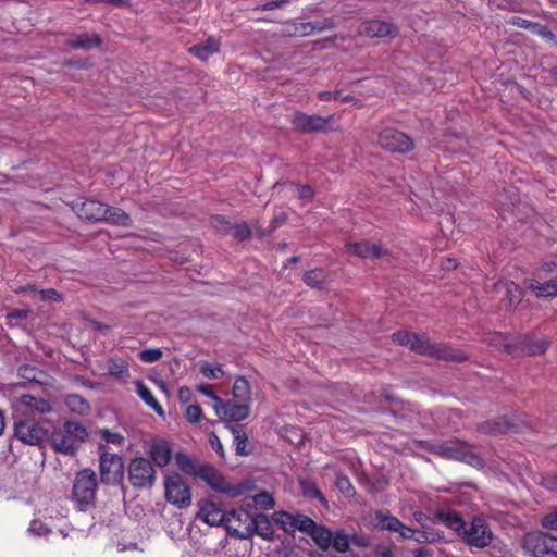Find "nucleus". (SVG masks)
<instances>
[{
    "label": "nucleus",
    "mask_w": 557,
    "mask_h": 557,
    "mask_svg": "<svg viewBox=\"0 0 557 557\" xmlns=\"http://www.w3.org/2000/svg\"><path fill=\"white\" fill-rule=\"evenodd\" d=\"M98 476L90 468H85L75 474L71 498L81 511L94 506L97 498Z\"/></svg>",
    "instance_id": "1"
},
{
    "label": "nucleus",
    "mask_w": 557,
    "mask_h": 557,
    "mask_svg": "<svg viewBox=\"0 0 557 557\" xmlns=\"http://www.w3.org/2000/svg\"><path fill=\"white\" fill-rule=\"evenodd\" d=\"M428 450L442 458L461 461L476 468L483 467V459L473 450L472 446L456 438L433 443Z\"/></svg>",
    "instance_id": "2"
},
{
    "label": "nucleus",
    "mask_w": 557,
    "mask_h": 557,
    "mask_svg": "<svg viewBox=\"0 0 557 557\" xmlns=\"http://www.w3.org/2000/svg\"><path fill=\"white\" fill-rule=\"evenodd\" d=\"M522 548L529 557H557V536L543 531L529 532L522 537Z\"/></svg>",
    "instance_id": "3"
},
{
    "label": "nucleus",
    "mask_w": 557,
    "mask_h": 557,
    "mask_svg": "<svg viewBox=\"0 0 557 557\" xmlns=\"http://www.w3.org/2000/svg\"><path fill=\"white\" fill-rule=\"evenodd\" d=\"M46 423V420H36L32 417L20 418L14 423V437L24 444L39 446L48 438L49 430Z\"/></svg>",
    "instance_id": "4"
},
{
    "label": "nucleus",
    "mask_w": 557,
    "mask_h": 557,
    "mask_svg": "<svg viewBox=\"0 0 557 557\" xmlns=\"http://www.w3.org/2000/svg\"><path fill=\"white\" fill-rule=\"evenodd\" d=\"M99 471L103 484H119L124 478V461L117 454L107 451V446L99 444Z\"/></svg>",
    "instance_id": "5"
},
{
    "label": "nucleus",
    "mask_w": 557,
    "mask_h": 557,
    "mask_svg": "<svg viewBox=\"0 0 557 557\" xmlns=\"http://www.w3.org/2000/svg\"><path fill=\"white\" fill-rule=\"evenodd\" d=\"M458 536L468 546L475 548H485L493 541V532L481 517H473L469 524L466 522Z\"/></svg>",
    "instance_id": "6"
},
{
    "label": "nucleus",
    "mask_w": 557,
    "mask_h": 557,
    "mask_svg": "<svg viewBox=\"0 0 557 557\" xmlns=\"http://www.w3.org/2000/svg\"><path fill=\"white\" fill-rule=\"evenodd\" d=\"M127 474L132 486L138 490L151 488L157 480L152 462L144 457H136L129 461Z\"/></svg>",
    "instance_id": "7"
},
{
    "label": "nucleus",
    "mask_w": 557,
    "mask_h": 557,
    "mask_svg": "<svg viewBox=\"0 0 557 557\" xmlns=\"http://www.w3.org/2000/svg\"><path fill=\"white\" fill-rule=\"evenodd\" d=\"M198 473V478L203 480L212 490L231 497H237L246 491L244 484H231L218 469L209 463H201Z\"/></svg>",
    "instance_id": "8"
},
{
    "label": "nucleus",
    "mask_w": 557,
    "mask_h": 557,
    "mask_svg": "<svg viewBox=\"0 0 557 557\" xmlns=\"http://www.w3.org/2000/svg\"><path fill=\"white\" fill-rule=\"evenodd\" d=\"M165 498L177 508H187L191 503V492L178 473H171L164 480Z\"/></svg>",
    "instance_id": "9"
},
{
    "label": "nucleus",
    "mask_w": 557,
    "mask_h": 557,
    "mask_svg": "<svg viewBox=\"0 0 557 557\" xmlns=\"http://www.w3.org/2000/svg\"><path fill=\"white\" fill-rule=\"evenodd\" d=\"M333 115L321 116L318 114H306L301 111H295L289 121L293 127L304 134L326 132L330 128V123Z\"/></svg>",
    "instance_id": "10"
},
{
    "label": "nucleus",
    "mask_w": 557,
    "mask_h": 557,
    "mask_svg": "<svg viewBox=\"0 0 557 557\" xmlns=\"http://www.w3.org/2000/svg\"><path fill=\"white\" fill-rule=\"evenodd\" d=\"M379 144L392 152L406 153L414 148L413 139L396 128L386 127L379 134Z\"/></svg>",
    "instance_id": "11"
},
{
    "label": "nucleus",
    "mask_w": 557,
    "mask_h": 557,
    "mask_svg": "<svg viewBox=\"0 0 557 557\" xmlns=\"http://www.w3.org/2000/svg\"><path fill=\"white\" fill-rule=\"evenodd\" d=\"M232 532L235 534L236 539L240 540H248L253 534L259 535L263 540H272L274 535V530L272 527L271 521L269 520L268 516L264 513H258L255 517H252V523H250V528H233Z\"/></svg>",
    "instance_id": "12"
},
{
    "label": "nucleus",
    "mask_w": 557,
    "mask_h": 557,
    "mask_svg": "<svg viewBox=\"0 0 557 557\" xmlns=\"http://www.w3.org/2000/svg\"><path fill=\"white\" fill-rule=\"evenodd\" d=\"M547 342L535 339L530 334L520 335L513 343L506 342L505 350L510 355L534 356L544 352L547 349Z\"/></svg>",
    "instance_id": "13"
},
{
    "label": "nucleus",
    "mask_w": 557,
    "mask_h": 557,
    "mask_svg": "<svg viewBox=\"0 0 557 557\" xmlns=\"http://www.w3.org/2000/svg\"><path fill=\"white\" fill-rule=\"evenodd\" d=\"M375 527L382 531L397 533L401 540H410L416 535V530L404 524L389 511L377 510L375 512Z\"/></svg>",
    "instance_id": "14"
},
{
    "label": "nucleus",
    "mask_w": 557,
    "mask_h": 557,
    "mask_svg": "<svg viewBox=\"0 0 557 557\" xmlns=\"http://www.w3.org/2000/svg\"><path fill=\"white\" fill-rule=\"evenodd\" d=\"M213 409L220 419L230 422H239L250 414V406L245 403L237 404L233 400H222L220 405H213Z\"/></svg>",
    "instance_id": "15"
},
{
    "label": "nucleus",
    "mask_w": 557,
    "mask_h": 557,
    "mask_svg": "<svg viewBox=\"0 0 557 557\" xmlns=\"http://www.w3.org/2000/svg\"><path fill=\"white\" fill-rule=\"evenodd\" d=\"M107 205L95 199H78L73 209L77 215L87 221L103 222Z\"/></svg>",
    "instance_id": "16"
},
{
    "label": "nucleus",
    "mask_w": 557,
    "mask_h": 557,
    "mask_svg": "<svg viewBox=\"0 0 557 557\" xmlns=\"http://www.w3.org/2000/svg\"><path fill=\"white\" fill-rule=\"evenodd\" d=\"M347 252L362 259H383L389 257V251L381 244L363 240L346 245Z\"/></svg>",
    "instance_id": "17"
},
{
    "label": "nucleus",
    "mask_w": 557,
    "mask_h": 557,
    "mask_svg": "<svg viewBox=\"0 0 557 557\" xmlns=\"http://www.w3.org/2000/svg\"><path fill=\"white\" fill-rule=\"evenodd\" d=\"M199 511L197 513V518L201 519L203 522L211 527H225V521L227 519V512L224 511L221 506L211 500H206L200 503Z\"/></svg>",
    "instance_id": "18"
},
{
    "label": "nucleus",
    "mask_w": 557,
    "mask_h": 557,
    "mask_svg": "<svg viewBox=\"0 0 557 557\" xmlns=\"http://www.w3.org/2000/svg\"><path fill=\"white\" fill-rule=\"evenodd\" d=\"M273 189L282 194L283 197H296L298 199L310 200L314 196V190L310 185H301L293 181L276 182Z\"/></svg>",
    "instance_id": "19"
},
{
    "label": "nucleus",
    "mask_w": 557,
    "mask_h": 557,
    "mask_svg": "<svg viewBox=\"0 0 557 557\" xmlns=\"http://www.w3.org/2000/svg\"><path fill=\"white\" fill-rule=\"evenodd\" d=\"M49 440L53 450L58 454L73 456L78 449L77 445L70 437V434L65 433V429L63 426L54 429L51 432Z\"/></svg>",
    "instance_id": "20"
},
{
    "label": "nucleus",
    "mask_w": 557,
    "mask_h": 557,
    "mask_svg": "<svg viewBox=\"0 0 557 557\" xmlns=\"http://www.w3.org/2000/svg\"><path fill=\"white\" fill-rule=\"evenodd\" d=\"M213 225L219 231L231 234L234 238L238 240H245L250 237L251 231L247 223L240 222L236 224H232L226 221L222 215H215L213 218Z\"/></svg>",
    "instance_id": "21"
},
{
    "label": "nucleus",
    "mask_w": 557,
    "mask_h": 557,
    "mask_svg": "<svg viewBox=\"0 0 557 557\" xmlns=\"http://www.w3.org/2000/svg\"><path fill=\"white\" fill-rule=\"evenodd\" d=\"M361 33L370 38H383L387 36H396L397 28L392 23L371 20L362 24Z\"/></svg>",
    "instance_id": "22"
},
{
    "label": "nucleus",
    "mask_w": 557,
    "mask_h": 557,
    "mask_svg": "<svg viewBox=\"0 0 557 557\" xmlns=\"http://www.w3.org/2000/svg\"><path fill=\"white\" fill-rule=\"evenodd\" d=\"M431 358L443 361L463 362L468 359V355L465 351L456 349L445 343L434 342Z\"/></svg>",
    "instance_id": "23"
},
{
    "label": "nucleus",
    "mask_w": 557,
    "mask_h": 557,
    "mask_svg": "<svg viewBox=\"0 0 557 557\" xmlns=\"http://www.w3.org/2000/svg\"><path fill=\"white\" fill-rule=\"evenodd\" d=\"M515 424L507 417H497L476 425L478 432L485 435H499L510 431Z\"/></svg>",
    "instance_id": "24"
},
{
    "label": "nucleus",
    "mask_w": 557,
    "mask_h": 557,
    "mask_svg": "<svg viewBox=\"0 0 557 557\" xmlns=\"http://www.w3.org/2000/svg\"><path fill=\"white\" fill-rule=\"evenodd\" d=\"M442 522L447 528L455 531L458 535L462 531L466 521L455 510H437L432 519V523Z\"/></svg>",
    "instance_id": "25"
},
{
    "label": "nucleus",
    "mask_w": 557,
    "mask_h": 557,
    "mask_svg": "<svg viewBox=\"0 0 557 557\" xmlns=\"http://www.w3.org/2000/svg\"><path fill=\"white\" fill-rule=\"evenodd\" d=\"M250 523H252V516L249 513L247 509L239 508L233 509L227 512V519L225 521V529L227 534L235 537V534L232 532V529L228 527L235 528H250Z\"/></svg>",
    "instance_id": "26"
},
{
    "label": "nucleus",
    "mask_w": 557,
    "mask_h": 557,
    "mask_svg": "<svg viewBox=\"0 0 557 557\" xmlns=\"http://www.w3.org/2000/svg\"><path fill=\"white\" fill-rule=\"evenodd\" d=\"M527 286L534 292L537 297L554 298L557 297V276L545 281L539 282L537 280H528Z\"/></svg>",
    "instance_id": "27"
},
{
    "label": "nucleus",
    "mask_w": 557,
    "mask_h": 557,
    "mask_svg": "<svg viewBox=\"0 0 557 557\" xmlns=\"http://www.w3.org/2000/svg\"><path fill=\"white\" fill-rule=\"evenodd\" d=\"M150 457L158 467H165L172 458V448L166 441L153 442L150 446Z\"/></svg>",
    "instance_id": "28"
},
{
    "label": "nucleus",
    "mask_w": 557,
    "mask_h": 557,
    "mask_svg": "<svg viewBox=\"0 0 557 557\" xmlns=\"http://www.w3.org/2000/svg\"><path fill=\"white\" fill-rule=\"evenodd\" d=\"M225 428L234 435L235 451L238 456H248L251 449L248 447V435L242 425L226 423Z\"/></svg>",
    "instance_id": "29"
},
{
    "label": "nucleus",
    "mask_w": 557,
    "mask_h": 557,
    "mask_svg": "<svg viewBox=\"0 0 557 557\" xmlns=\"http://www.w3.org/2000/svg\"><path fill=\"white\" fill-rule=\"evenodd\" d=\"M102 38L98 34H81L75 38L69 39L66 46L73 49L90 50L101 46Z\"/></svg>",
    "instance_id": "30"
},
{
    "label": "nucleus",
    "mask_w": 557,
    "mask_h": 557,
    "mask_svg": "<svg viewBox=\"0 0 557 557\" xmlns=\"http://www.w3.org/2000/svg\"><path fill=\"white\" fill-rule=\"evenodd\" d=\"M220 44L216 39L210 37L205 42L195 45L189 48V52L196 58L206 61L212 54L219 52Z\"/></svg>",
    "instance_id": "31"
},
{
    "label": "nucleus",
    "mask_w": 557,
    "mask_h": 557,
    "mask_svg": "<svg viewBox=\"0 0 557 557\" xmlns=\"http://www.w3.org/2000/svg\"><path fill=\"white\" fill-rule=\"evenodd\" d=\"M136 393L143 399V401L149 406L158 416H164V410L159 401L153 396L152 392L141 381H136Z\"/></svg>",
    "instance_id": "32"
},
{
    "label": "nucleus",
    "mask_w": 557,
    "mask_h": 557,
    "mask_svg": "<svg viewBox=\"0 0 557 557\" xmlns=\"http://www.w3.org/2000/svg\"><path fill=\"white\" fill-rule=\"evenodd\" d=\"M67 409L78 416H87L90 412V404L78 394H70L65 397Z\"/></svg>",
    "instance_id": "33"
},
{
    "label": "nucleus",
    "mask_w": 557,
    "mask_h": 557,
    "mask_svg": "<svg viewBox=\"0 0 557 557\" xmlns=\"http://www.w3.org/2000/svg\"><path fill=\"white\" fill-rule=\"evenodd\" d=\"M20 400H21L22 405L29 408L32 411H35L38 413H48V412L52 411L51 404L44 398H39V397H35L29 394H25V395L21 396Z\"/></svg>",
    "instance_id": "34"
},
{
    "label": "nucleus",
    "mask_w": 557,
    "mask_h": 557,
    "mask_svg": "<svg viewBox=\"0 0 557 557\" xmlns=\"http://www.w3.org/2000/svg\"><path fill=\"white\" fill-rule=\"evenodd\" d=\"M309 535L322 550L331 547L333 533L329 528L315 523L314 530L310 531Z\"/></svg>",
    "instance_id": "35"
},
{
    "label": "nucleus",
    "mask_w": 557,
    "mask_h": 557,
    "mask_svg": "<svg viewBox=\"0 0 557 557\" xmlns=\"http://www.w3.org/2000/svg\"><path fill=\"white\" fill-rule=\"evenodd\" d=\"M302 280L307 286L322 289L327 281V273L322 268H315L305 272Z\"/></svg>",
    "instance_id": "36"
},
{
    "label": "nucleus",
    "mask_w": 557,
    "mask_h": 557,
    "mask_svg": "<svg viewBox=\"0 0 557 557\" xmlns=\"http://www.w3.org/2000/svg\"><path fill=\"white\" fill-rule=\"evenodd\" d=\"M103 222H109L121 226H128L131 225L132 220L129 215L122 209L107 205Z\"/></svg>",
    "instance_id": "37"
},
{
    "label": "nucleus",
    "mask_w": 557,
    "mask_h": 557,
    "mask_svg": "<svg viewBox=\"0 0 557 557\" xmlns=\"http://www.w3.org/2000/svg\"><path fill=\"white\" fill-rule=\"evenodd\" d=\"M18 375L29 382H35L40 385L46 384L47 373L37 367L30 364H22L17 370Z\"/></svg>",
    "instance_id": "38"
},
{
    "label": "nucleus",
    "mask_w": 557,
    "mask_h": 557,
    "mask_svg": "<svg viewBox=\"0 0 557 557\" xmlns=\"http://www.w3.org/2000/svg\"><path fill=\"white\" fill-rule=\"evenodd\" d=\"M63 428L65 429V433L70 434V437L74 441L78 448L79 445L88 437L87 429L79 422L71 420L65 421L63 423Z\"/></svg>",
    "instance_id": "39"
},
{
    "label": "nucleus",
    "mask_w": 557,
    "mask_h": 557,
    "mask_svg": "<svg viewBox=\"0 0 557 557\" xmlns=\"http://www.w3.org/2000/svg\"><path fill=\"white\" fill-rule=\"evenodd\" d=\"M175 462L177 467L186 474L198 478L199 470L201 469V463H196L188 455L185 453H176Z\"/></svg>",
    "instance_id": "40"
},
{
    "label": "nucleus",
    "mask_w": 557,
    "mask_h": 557,
    "mask_svg": "<svg viewBox=\"0 0 557 557\" xmlns=\"http://www.w3.org/2000/svg\"><path fill=\"white\" fill-rule=\"evenodd\" d=\"M299 485L302 492V495L307 498H315L319 499L322 505L327 507V500L323 496L320 488L317 486L315 482L310 479H302L299 481Z\"/></svg>",
    "instance_id": "41"
},
{
    "label": "nucleus",
    "mask_w": 557,
    "mask_h": 557,
    "mask_svg": "<svg viewBox=\"0 0 557 557\" xmlns=\"http://www.w3.org/2000/svg\"><path fill=\"white\" fill-rule=\"evenodd\" d=\"M253 505L259 506L261 509H272L275 505V502L271 494L263 491L250 497L249 499H246L245 506L247 509L251 508Z\"/></svg>",
    "instance_id": "42"
},
{
    "label": "nucleus",
    "mask_w": 557,
    "mask_h": 557,
    "mask_svg": "<svg viewBox=\"0 0 557 557\" xmlns=\"http://www.w3.org/2000/svg\"><path fill=\"white\" fill-rule=\"evenodd\" d=\"M108 373L115 379H126L129 376L128 363L123 359H110Z\"/></svg>",
    "instance_id": "43"
},
{
    "label": "nucleus",
    "mask_w": 557,
    "mask_h": 557,
    "mask_svg": "<svg viewBox=\"0 0 557 557\" xmlns=\"http://www.w3.org/2000/svg\"><path fill=\"white\" fill-rule=\"evenodd\" d=\"M354 540L355 539L350 537L343 529H338L333 533L331 546L339 553H346Z\"/></svg>",
    "instance_id": "44"
},
{
    "label": "nucleus",
    "mask_w": 557,
    "mask_h": 557,
    "mask_svg": "<svg viewBox=\"0 0 557 557\" xmlns=\"http://www.w3.org/2000/svg\"><path fill=\"white\" fill-rule=\"evenodd\" d=\"M433 346L434 342H431L426 334H417V339L411 344V350L420 355L431 357Z\"/></svg>",
    "instance_id": "45"
},
{
    "label": "nucleus",
    "mask_w": 557,
    "mask_h": 557,
    "mask_svg": "<svg viewBox=\"0 0 557 557\" xmlns=\"http://www.w3.org/2000/svg\"><path fill=\"white\" fill-rule=\"evenodd\" d=\"M233 396L239 400H246L250 395V385L244 376L236 379L233 385Z\"/></svg>",
    "instance_id": "46"
},
{
    "label": "nucleus",
    "mask_w": 557,
    "mask_h": 557,
    "mask_svg": "<svg viewBox=\"0 0 557 557\" xmlns=\"http://www.w3.org/2000/svg\"><path fill=\"white\" fill-rule=\"evenodd\" d=\"M274 521L277 525H280L285 532H294L295 531V515H292L286 511L275 512Z\"/></svg>",
    "instance_id": "47"
},
{
    "label": "nucleus",
    "mask_w": 557,
    "mask_h": 557,
    "mask_svg": "<svg viewBox=\"0 0 557 557\" xmlns=\"http://www.w3.org/2000/svg\"><path fill=\"white\" fill-rule=\"evenodd\" d=\"M506 296L508 300L507 306L509 308L516 307L522 300V289L513 282H510L506 284Z\"/></svg>",
    "instance_id": "48"
},
{
    "label": "nucleus",
    "mask_w": 557,
    "mask_h": 557,
    "mask_svg": "<svg viewBox=\"0 0 557 557\" xmlns=\"http://www.w3.org/2000/svg\"><path fill=\"white\" fill-rule=\"evenodd\" d=\"M295 530H299L301 532H305L307 534L310 533V531L314 530L315 522L308 516H305L302 513L295 515Z\"/></svg>",
    "instance_id": "49"
},
{
    "label": "nucleus",
    "mask_w": 557,
    "mask_h": 557,
    "mask_svg": "<svg viewBox=\"0 0 557 557\" xmlns=\"http://www.w3.org/2000/svg\"><path fill=\"white\" fill-rule=\"evenodd\" d=\"M418 543H424V542H437L444 540V535L440 532H436L433 529L430 530H423V531H417L416 535L413 537Z\"/></svg>",
    "instance_id": "50"
},
{
    "label": "nucleus",
    "mask_w": 557,
    "mask_h": 557,
    "mask_svg": "<svg viewBox=\"0 0 557 557\" xmlns=\"http://www.w3.org/2000/svg\"><path fill=\"white\" fill-rule=\"evenodd\" d=\"M321 101L342 100L344 102L355 101L356 99L350 95H343L341 90L321 91L318 94Z\"/></svg>",
    "instance_id": "51"
},
{
    "label": "nucleus",
    "mask_w": 557,
    "mask_h": 557,
    "mask_svg": "<svg viewBox=\"0 0 557 557\" xmlns=\"http://www.w3.org/2000/svg\"><path fill=\"white\" fill-rule=\"evenodd\" d=\"M97 434H99L101 440H103L106 443L122 445L124 442V436L121 433L110 431L109 429H99Z\"/></svg>",
    "instance_id": "52"
},
{
    "label": "nucleus",
    "mask_w": 557,
    "mask_h": 557,
    "mask_svg": "<svg viewBox=\"0 0 557 557\" xmlns=\"http://www.w3.org/2000/svg\"><path fill=\"white\" fill-rule=\"evenodd\" d=\"M287 220V214L283 211L276 213L270 221L269 226L261 232L262 236L271 235L275 230L282 226Z\"/></svg>",
    "instance_id": "53"
},
{
    "label": "nucleus",
    "mask_w": 557,
    "mask_h": 557,
    "mask_svg": "<svg viewBox=\"0 0 557 557\" xmlns=\"http://www.w3.org/2000/svg\"><path fill=\"white\" fill-rule=\"evenodd\" d=\"M200 373L210 380L218 379L220 376H223L224 372L220 364H210L208 362H205L200 366Z\"/></svg>",
    "instance_id": "54"
},
{
    "label": "nucleus",
    "mask_w": 557,
    "mask_h": 557,
    "mask_svg": "<svg viewBox=\"0 0 557 557\" xmlns=\"http://www.w3.org/2000/svg\"><path fill=\"white\" fill-rule=\"evenodd\" d=\"M417 339V333L408 331H398L393 334V341L399 345L407 346L411 349V344Z\"/></svg>",
    "instance_id": "55"
},
{
    "label": "nucleus",
    "mask_w": 557,
    "mask_h": 557,
    "mask_svg": "<svg viewBox=\"0 0 557 557\" xmlns=\"http://www.w3.org/2000/svg\"><path fill=\"white\" fill-rule=\"evenodd\" d=\"M138 356L143 362L153 363L162 358L163 351L160 348L144 349Z\"/></svg>",
    "instance_id": "56"
},
{
    "label": "nucleus",
    "mask_w": 557,
    "mask_h": 557,
    "mask_svg": "<svg viewBox=\"0 0 557 557\" xmlns=\"http://www.w3.org/2000/svg\"><path fill=\"white\" fill-rule=\"evenodd\" d=\"M337 488L346 496L351 497L355 494V488L350 480L346 475H337L335 482Z\"/></svg>",
    "instance_id": "57"
},
{
    "label": "nucleus",
    "mask_w": 557,
    "mask_h": 557,
    "mask_svg": "<svg viewBox=\"0 0 557 557\" xmlns=\"http://www.w3.org/2000/svg\"><path fill=\"white\" fill-rule=\"evenodd\" d=\"M202 409L198 405H189L185 410V418L190 423H197L202 419Z\"/></svg>",
    "instance_id": "58"
},
{
    "label": "nucleus",
    "mask_w": 557,
    "mask_h": 557,
    "mask_svg": "<svg viewBox=\"0 0 557 557\" xmlns=\"http://www.w3.org/2000/svg\"><path fill=\"white\" fill-rule=\"evenodd\" d=\"M28 531L36 536H47L51 532V530L38 519H34L30 522Z\"/></svg>",
    "instance_id": "59"
},
{
    "label": "nucleus",
    "mask_w": 557,
    "mask_h": 557,
    "mask_svg": "<svg viewBox=\"0 0 557 557\" xmlns=\"http://www.w3.org/2000/svg\"><path fill=\"white\" fill-rule=\"evenodd\" d=\"M28 315V309H13L7 314V320L10 325H14L15 321L26 320Z\"/></svg>",
    "instance_id": "60"
},
{
    "label": "nucleus",
    "mask_w": 557,
    "mask_h": 557,
    "mask_svg": "<svg viewBox=\"0 0 557 557\" xmlns=\"http://www.w3.org/2000/svg\"><path fill=\"white\" fill-rule=\"evenodd\" d=\"M541 525L544 529L557 531V510L545 515L541 520Z\"/></svg>",
    "instance_id": "61"
},
{
    "label": "nucleus",
    "mask_w": 557,
    "mask_h": 557,
    "mask_svg": "<svg viewBox=\"0 0 557 557\" xmlns=\"http://www.w3.org/2000/svg\"><path fill=\"white\" fill-rule=\"evenodd\" d=\"M530 32L532 34L541 36L542 38H553L552 30L547 26H544V25H542L540 23H536V22L532 23Z\"/></svg>",
    "instance_id": "62"
},
{
    "label": "nucleus",
    "mask_w": 557,
    "mask_h": 557,
    "mask_svg": "<svg viewBox=\"0 0 557 557\" xmlns=\"http://www.w3.org/2000/svg\"><path fill=\"white\" fill-rule=\"evenodd\" d=\"M40 295V300L42 301H60L62 300V296L53 288L40 289L38 290Z\"/></svg>",
    "instance_id": "63"
},
{
    "label": "nucleus",
    "mask_w": 557,
    "mask_h": 557,
    "mask_svg": "<svg viewBox=\"0 0 557 557\" xmlns=\"http://www.w3.org/2000/svg\"><path fill=\"white\" fill-rule=\"evenodd\" d=\"M197 389L202 393L203 395H206L207 397H210L211 399H213L214 401V405H220L222 404V398L219 397L214 392H213V388H212V385H209V384H201L197 387Z\"/></svg>",
    "instance_id": "64"
}]
</instances>
